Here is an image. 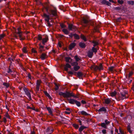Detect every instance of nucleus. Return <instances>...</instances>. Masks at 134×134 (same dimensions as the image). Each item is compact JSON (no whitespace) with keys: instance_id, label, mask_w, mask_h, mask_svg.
Returning <instances> with one entry per match:
<instances>
[{"instance_id":"obj_1","label":"nucleus","mask_w":134,"mask_h":134,"mask_svg":"<svg viewBox=\"0 0 134 134\" xmlns=\"http://www.w3.org/2000/svg\"><path fill=\"white\" fill-rule=\"evenodd\" d=\"M42 11L43 12H46L48 15H47L45 13L43 14V16L45 19V20L46 21H48L50 19V15L57 18L58 17L57 10L56 7L48 2L44 3L43 5Z\"/></svg>"},{"instance_id":"obj_2","label":"nucleus","mask_w":134,"mask_h":134,"mask_svg":"<svg viewBox=\"0 0 134 134\" xmlns=\"http://www.w3.org/2000/svg\"><path fill=\"white\" fill-rule=\"evenodd\" d=\"M59 94L60 96H62L64 98H68L73 97L74 98H79V95H74L73 92H70L68 91H66L65 92H60L59 93Z\"/></svg>"},{"instance_id":"obj_3","label":"nucleus","mask_w":134,"mask_h":134,"mask_svg":"<svg viewBox=\"0 0 134 134\" xmlns=\"http://www.w3.org/2000/svg\"><path fill=\"white\" fill-rule=\"evenodd\" d=\"M128 97L127 92L124 90L120 94L119 96V97L118 98V100L119 101L120 100H122L124 99L127 98Z\"/></svg>"},{"instance_id":"obj_4","label":"nucleus","mask_w":134,"mask_h":134,"mask_svg":"<svg viewBox=\"0 0 134 134\" xmlns=\"http://www.w3.org/2000/svg\"><path fill=\"white\" fill-rule=\"evenodd\" d=\"M104 122H102L100 124H99L98 126H101L102 127L105 129H107V126L110 124V122L107 119L105 120Z\"/></svg>"},{"instance_id":"obj_5","label":"nucleus","mask_w":134,"mask_h":134,"mask_svg":"<svg viewBox=\"0 0 134 134\" xmlns=\"http://www.w3.org/2000/svg\"><path fill=\"white\" fill-rule=\"evenodd\" d=\"M68 100L69 101V103L70 104H75L78 107H80L81 106L80 102L74 99H68Z\"/></svg>"},{"instance_id":"obj_6","label":"nucleus","mask_w":134,"mask_h":134,"mask_svg":"<svg viewBox=\"0 0 134 134\" xmlns=\"http://www.w3.org/2000/svg\"><path fill=\"white\" fill-rule=\"evenodd\" d=\"M68 29L69 30L76 31L77 29L76 27L72 24H68Z\"/></svg>"},{"instance_id":"obj_7","label":"nucleus","mask_w":134,"mask_h":134,"mask_svg":"<svg viewBox=\"0 0 134 134\" xmlns=\"http://www.w3.org/2000/svg\"><path fill=\"white\" fill-rule=\"evenodd\" d=\"M23 90L25 92V94L27 96L30 100H32V98L31 97V93L30 92L28 91L27 89L26 88H23Z\"/></svg>"},{"instance_id":"obj_8","label":"nucleus","mask_w":134,"mask_h":134,"mask_svg":"<svg viewBox=\"0 0 134 134\" xmlns=\"http://www.w3.org/2000/svg\"><path fill=\"white\" fill-rule=\"evenodd\" d=\"M41 83L42 81L41 80H37L36 85V90H35L36 91L38 92L39 91Z\"/></svg>"},{"instance_id":"obj_9","label":"nucleus","mask_w":134,"mask_h":134,"mask_svg":"<svg viewBox=\"0 0 134 134\" xmlns=\"http://www.w3.org/2000/svg\"><path fill=\"white\" fill-rule=\"evenodd\" d=\"M134 73V70L129 71L128 74H126V79L129 80L130 78H131L133 74Z\"/></svg>"},{"instance_id":"obj_10","label":"nucleus","mask_w":134,"mask_h":134,"mask_svg":"<svg viewBox=\"0 0 134 134\" xmlns=\"http://www.w3.org/2000/svg\"><path fill=\"white\" fill-rule=\"evenodd\" d=\"M53 130L51 129L50 127H48L45 130L44 132L45 134H51L53 132Z\"/></svg>"},{"instance_id":"obj_11","label":"nucleus","mask_w":134,"mask_h":134,"mask_svg":"<svg viewBox=\"0 0 134 134\" xmlns=\"http://www.w3.org/2000/svg\"><path fill=\"white\" fill-rule=\"evenodd\" d=\"M95 69L96 70V71H97V70L100 71L103 69V65L101 63H100L99 66L96 65V68H95Z\"/></svg>"},{"instance_id":"obj_12","label":"nucleus","mask_w":134,"mask_h":134,"mask_svg":"<svg viewBox=\"0 0 134 134\" xmlns=\"http://www.w3.org/2000/svg\"><path fill=\"white\" fill-rule=\"evenodd\" d=\"M101 2L102 4H106L108 6H110L111 4V3L106 0H102Z\"/></svg>"},{"instance_id":"obj_13","label":"nucleus","mask_w":134,"mask_h":134,"mask_svg":"<svg viewBox=\"0 0 134 134\" xmlns=\"http://www.w3.org/2000/svg\"><path fill=\"white\" fill-rule=\"evenodd\" d=\"M97 111L99 112H104V113H106L107 111V109L104 107H102L99 109L97 110Z\"/></svg>"},{"instance_id":"obj_14","label":"nucleus","mask_w":134,"mask_h":134,"mask_svg":"<svg viewBox=\"0 0 134 134\" xmlns=\"http://www.w3.org/2000/svg\"><path fill=\"white\" fill-rule=\"evenodd\" d=\"M48 57V56L45 53H42L41 55L40 58L42 60H44Z\"/></svg>"},{"instance_id":"obj_15","label":"nucleus","mask_w":134,"mask_h":134,"mask_svg":"<svg viewBox=\"0 0 134 134\" xmlns=\"http://www.w3.org/2000/svg\"><path fill=\"white\" fill-rule=\"evenodd\" d=\"M76 45V43L74 42L71 43L69 46V48L70 50H72Z\"/></svg>"},{"instance_id":"obj_16","label":"nucleus","mask_w":134,"mask_h":134,"mask_svg":"<svg viewBox=\"0 0 134 134\" xmlns=\"http://www.w3.org/2000/svg\"><path fill=\"white\" fill-rule=\"evenodd\" d=\"M79 46L81 48H85L86 45L84 42H80L79 43Z\"/></svg>"},{"instance_id":"obj_17","label":"nucleus","mask_w":134,"mask_h":134,"mask_svg":"<svg viewBox=\"0 0 134 134\" xmlns=\"http://www.w3.org/2000/svg\"><path fill=\"white\" fill-rule=\"evenodd\" d=\"M87 56L90 58H92L93 55V53L92 51H89L87 53Z\"/></svg>"},{"instance_id":"obj_18","label":"nucleus","mask_w":134,"mask_h":134,"mask_svg":"<svg viewBox=\"0 0 134 134\" xmlns=\"http://www.w3.org/2000/svg\"><path fill=\"white\" fill-rule=\"evenodd\" d=\"M71 66L68 63H66L64 67V69L65 71H67L68 70V68H70Z\"/></svg>"},{"instance_id":"obj_19","label":"nucleus","mask_w":134,"mask_h":134,"mask_svg":"<svg viewBox=\"0 0 134 134\" xmlns=\"http://www.w3.org/2000/svg\"><path fill=\"white\" fill-rule=\"evenodd\" d=\"M79 114H81L82 115H85L86 116L90 115L89 114L87 113L86 112L84 111H79L78 112Z\"/></svg>"},{"instance_id":"obj_20","label":"nucleus","mask_w":134,"mask_h":134,"mask_svg":"<svg viewBox=\"0 0 134 134\" xmlns=\"http://www.w3.org/2000/svg\"><path fill=\"white\" fill-rule=\"evenodd\" d=\"M114 9L115 10H123L124 9V7L123 6H118L115 7Z\"/></svg>"},{"instance_id":"obj_21","label":"nucleus","mask_w":134,"mask_h":134,"mask_svg":"<svg viewBox=\"0 0 134 134\" xmlns=\"http://www.w3.org/2000/svg\"><path fill=\"white\" fill-rule=\"evenodd\" d=\"M83 74L81 72L79 71L77 73V76L79 78L81 79L83 76Z\"/></svg>"},{"instance_id":"obj_22","label":"nucleus","mask_w":134,"mask_h":134,"mask_svg":"<svg viewBox=\"0 0 134 134\" xmlns=\"http://www.w3.org/2000/svg\"><path fill=\"white\" fill-rule=\"evenodd\" d=\"M48 39V37H45L42 39V43L43 45L45 44V43L47 42Z\"/></svg>"},{"instance_id":"obj_23","label":"nucleus","mask_w":134,"mask_h":134,"mask_svg":"<svg viewBox=\"0 0 134 134\" xmlns=\"http://www.w3.org/2000/svg\"><path fill=\"white\" fill-rule=\"evenodd\" d=\"M80 38L85 42H86L87 41L86 37L83 34H81V35Z\"/></svg>"},{"instance_id":"obj_24","label":"nucleus","mask_w":134,"mask_h":134,"mask_svg":"<svg viewBox=\"0 0 134 134\" xmlns=\"http://www.w3.org/2000/svg\"><path fill=\"white\" fill-rule=\"evenodd\" d=\"M111 100L109 98L105 99L104 100V103L105 104H109Z\"/></svg>"},{"instance_id":"obj_25","label":"nucleus","mask_w":134,"mask_h":134,"mask_svg":"<svg viewBox=\"0 0 134 134\" xmlns=\"http://www.w3.org/2000/svg\"><path fill=\"white\" fill-rule=\"evenodd\" d=\"M44 94L48 97V98L49 99H50L51 100L52 99V98L50 96V95L49 94V93H48L46 91H44Z\"/></svg>"},{"instance_id":"obj_26","label":"nucleus","mask_w":134,"mask_h":134,"mask_svg":"<svg viewBox=\"0 0 134 134\" xmlns=\"http://www.w3.org/2000/svg\"><path fill=\"white\" fill-rule=\"evenodd\" d=\"M77 72L74 71H69L68 72V74L69 75H72L74 74L75 76L76 75H77Z\"/></svg>"},{"instance_id":"obj_27","label":"nucleus","mask_w":134,"mask_h":134,"mask_svg":"<svg viewBox=\"0 0 134 134\" xmlns=\"http://www.w3.org/2000/svg\"><path fill=\"white\" fill-rule=\"evenodd\" d=\"M14 71H14L13 69H10V66L9 67L8 70L7 71L8 73L12 74L11 73L12 72L13 73Z\"/></svg>"},{"instance_id":"obj_28","label":"nucleus","mask_w":134,"mask_h":134,"mask_svg":"<svg viewBox=\"0 0 134 134\" xmlns=\"http://www.w3.org/2000/svg\"><path fill=\"white\" fill-rule=\"evenodd\" d=\"M73 36L75 39L76 40H79L80 38V37L78 35L76 34H73Z\"/></svg>"},{"instance_id":"obj_29","label":"nucleus","mask_w":134,"mask_h":134,"mask_svg":"<svg viewBox=\"0 0 134 134\" xmlns=\"http://www.w3.org/2000/svg\"><path fill=\"white\" fill-rule=\"evenodd\" d=\"M82 21L84 24H87L89 22L88 20L86 18H83L82 19Z\"/></svg>"},{"instance_id":"obj_30","label":"nucleus","mask_w":134,"mask_h":134,"mask_svg":"<svg viewBox=\"0 0 134 134\" xmlns=\"http://www.w3.org/2000/svg\"><path fill=\"white\" fill-rule=\"evenodd\" d=\"M62 31L66 35H68L69 33V32L66 29H63L62 30Z\"/></svg>"},{"instance_id":"obj_31","label":"nucleus","mask_w":134,"mask_h":134,"mask_svg":"<svg viewBox=\"0 0 134 134\" xmlns=\"http://www.w3.org/2000/svg\"><path fill=\"white\" fill-rule=\"evenodd\" d=\"M116 92L115 91H114V92L110 93V95L111 97H113L115 96L116 95Z\"/></svg>"},{"instance_id":"obj_32","label":"nucleus","mask_w":134,"mask_h":134,"mask_svg":"<svg viewBox=\"0 0 134 134\" xmlns=\"http://www.w3.org/2000/svg\"><path fill=\"white\" fill-rule=\"evenodd\" d=\"M92 43L94 44L93 45V47H95L96 46L98 45L99 44V43L98 42L94 40H93L92 42Z\"/></svg>"},{"instance_id":"obj_33","label":"nucleus","mask_w":134,"mask_h":134,"mask_svg":"<svg viewBox=\"0 0 134 134\" xmlns=\"http://www.w3.org/2000/svg\"><path fill=\"white\" fill-rule=\"evenodd\" d=\"M99 26L97 25L95 26L94 27V30L95 31V32H99Z\"/></svg>"},{"instance_id":"obj_34","label":"nucleus","mask_w":134,"mask_h":134,"mask_svg":"<svg viewBox=\"0 0 134 134\" xmlns=\"http://www.w3.org/2000/svg\"><path fill=\"white\" fill-rule=\"evenodd\" d=\"M80 68V67L78 65L74 67V70L75 71H77Z\"/></svg>"},{"instance_id":"obj_35","label":"nucleus","mask_w":134,"mask_h":134,"mask_svg":"<svg viewBox=\"0 0 134 134\" xmlns=\"http://www.w3.org/2000/svg\"><path fill=\"white\" fill-rule=\"evenodd\" d=\"M84 129L83 126L81 125L79 128V131L80 132V133H82V132Z\"/></svg>"},{"instance_id":"obj_36","label":"nucleus","mask_w":134,"mask_h":134,"mask_svg":"<svg viewBox=\"0 0 134 134\" xmlns=\"http://www.w3.org/2000/svg\"><path fill=\"white\" fill-rule=\"evenodd\" d=\"M46 108L47 110L48 111L49 113H50V114H52V112L51 110V108L50 107H47Z\"/></svg>"},{"instance_id":"obj_37","label":"nucleus","mask_w":134,"mask_h":134,"mask_svg":"<svg viewBox=\"0 0 134 134\" xmlns=\"http://www.w3.org/2000/svg\"><path fill=\"white\" fill-rule=\"evenodd\" d=\"M35 38H36L38 40L41 41L42 40V37L41 35L39 34L38 35L37 37H35Z\"/></svg>"},{"instance_id":"obj_38","label":"nucleus","mask_w":134,"mask_h":134,"mask_svg":"<svg viewBox=\"0 0 134 134\" xmlns=\"http://www.w3.org/2000/svg\"><path fill=\"white\" fill-rule=\"evenodd\" d=\"M65 58V61L66 62H69L70 60H71V61H72V59L70 57H66Z\"/></svg>"},{"instance_id":"obj_39","label":"nucleus","mask_w":134,"mask_h":134,"mask_svg":"<svg viewBox=\"0 0 134 134\" xmlns=\"http://www.w3.org/2000/svg\"><path fill=\"white\" fill-rule=\"evenodd\" d=\"M127 129L129 132L130 133H132V131L131 130V127L129 125H128L127 127Z\"/></svg>"},{"instance_id":"obj_40","label":"nucleus","mask_w":134,"mask_h":134,"mask_svg":"<svg viewBox=\"0 0 134 134\" xmlns=\"http://www.w3.org/2000/svg\"><path fill=\"white\" fill-rule=\"evenodd\" d=\"M74 59H75L76 61V62H78L79 60H81V59L79 58L78 57V55H76L74 57Z\"/></svg>"},{"instance_id":"obj_41","label":"nucleus","mask_w":134,"mask_h":134,"mask_svg":"<svg viewBox=\"0 0 134 134\" xmlns=\"http://www.w3.org/2000/svg\"><path fill=\"white\" fill-rule=\"evenodd\" d=\"M72 125L76 129H77L79 128V125L77 124H72Z\"/></svg>"},{"instance_id":"obj_42","label":"nucleus","mask_w":134,"mask_h":134,"mask_svg":"<svg viewBox=\"0 0 134 134\" xmlns=\"http://www.w3.org/2000/svg\"><path fill=\"white\" fill-rule=\"evenodd\" d=\"M94 47H92V52H93V53L94 52L96 53L97 52V51L96 48H95Z\"/></svg>"},{"instance_id":"obj_43","label":"nucleus","mask_w":134,"mask_h":134,"mask_svg":"<svg viewBox=\"0 0 134 134\" xmlns=\"http://www.w3.org/2000/svg\"><path fill=\"white\" fill-rule=\"evenodd\" d=\"M3 85L5 86L6 88H8L10 86V84L9 83H8L6 82H4L3 84Z\"/></svg>"},{"instance_id":"obj_44","label":"nucleus","mask_w":134,"mask_h":134,"mask_svg":"<svg viewBox=\"0 0 134 134\" xmlns=\"http://www.w3.org/2000/svg\"><path fill=\"white\" fill-rule=\"evenodd\" d=\"M95 68H96V65H92L90 67V68L92 70L96 71V70H95Z\"/></svg>"},{"instance_id":"obj_45","label":"nucleus","mask_w":134,"mask_h":134,"mask_svg":"<svg viewBox=\"0 0 134 134\" xmlns=\"http://www.w3.org/2000/svg\"><path fill=\"white\" fill-rule=\"evenodd\" d=\"M22 49L23 52L25 53H26L27 52V48L25 47H24L22 48Z\"/></svg>"},{"instance_id":"obj_46","label":"nucleus","mask_w":134,"mask_h":134,"mask_svg":"<svg viewBox=\"0 0 134 134\" xmlns=\"http://www.w3.org/2000/svg\"><path fill=\"white\" fill-rule=\"evenodd\" d=\"M77 62L76 61L75 62H73L71 64L72 65L74 66L77 65L78 64Z\"/></svg>"},{"instance_id":"obj_47","label":"nucleus","mask_w":134,"mask_h":134,"mask_svg":"<svg viewBox=\"0 0 134 134\" xmlns=\"http://www.w3.org/2000/svg\"><path fill=\"white\" fill-rule=\"evenodd\" d=\"M114 68V66H111V67L109 68L108 70L109 71H110L111 72H112L113 71V70Z\"/></svg>"},{"instance_id":"obj_48","label":"nucleus","mask_w":134,"mask_h":134,"mask_svg":"<svg viewBox=\"0 0 134 134\" xmlns=\"http://www.w3.org/2000/svg\"><path fill=\"white\" fill-rule=\"evenodd\" d=\"M54 84L55 86V87L54 88V90H58L59 88V87L57 83H54Z\"/></svg>"},{"instance_id":"obj_49","label":"nucleus","mask_w":134,"mask_h":134,"mask_svg":"<svg viewBox=\"0 0 134 134\" xmlns=\"http://www.w3.org/2000/svg\"><path fill=\"white\" fill-rule=\"evenodd\" d=\"M14 59H13L11 57H9L8 59V60L10 62L11 64L12 63V61L14 62Z\"/></svg>"},{"instance_id":"obj_50","label":"nucleus","mask_w":134,"mask_h":134,"mask_svg":"<svg viewBox=\"0 0 134 134\" xmlns=\"http://www.w3.org/2000/svg\"><path fill=\"white\" fill-rule=\"evenodd\" d=\"M5 36V35L4 34H3L0 35V40L2 38H4Z\"/></svg>"},{"instance_id":"obj_51","label":"nucleus","mask_w":134,"mask_h":134,"mask_svg":"<svg viewBox=\"0 0 134 134\" xmlns=\"http://www.w3.org/2000/svg\"><path fill=\"white\" fill-rule=\"evenodd\" d=\"M128 3L132 5H134V1H130L127 2Z\"/></svg>"},{"instance_id":"obj_52","label":"nucleus","mask_w":134,"mask_h":134,"mask_svg":"<svg viewBox=\"0 0 134 134\" xmlns=\"http://www.w3.org/2000/svg\"><path fill=\"white\" fill-rule=\"evenodd\" d=\"M7 120L6 118L5 117H4L3 118V120L0 121L1 122H3L4 123H6L7 122Z\"/></svg>"},{"instance_id":"obj_53","label":"nucleus","mask_w":134,"mask_h":134,"mask_svg":"<svg viewBox=\"0 0 134 134\" xmlns=\"http://www.w3.org/2000/svg\"><path fill=\"white\" fill-rule=\"evenodd\" d=\"M102 132L103 134H106L107 133V130L105 129H103L102 131Z\"/></svg>"},{"instance_id":"obj_54","label":"nucleus","mask_w":134,"mask_h":134,"mask_svg":"<svg viewBox=\"0 0 134 134\" xmlns=\"http://www.w3.org/2000/svg\"><path fill=\"white\" fill-rule=\"evenodd\" d=\"M117 2L121 4H123L124 3V1L122 0H121V1L118 0L117 1Z\"/></svg>"},{"instance_id":"obj_55","label":"nucleus","mask_w":134,"mask_h":134,"mask_svg":"<svg viewBox=\"0 0 134 134\" xmlns=\"http://www.w3.org/2000/svg\"><path fill=\"white\" fill-rule=\"evenodd\" d=\"M60 25L62 28H64L66 27V26L63 23L60 24Z\"/></svg>"},{"instance_id":"obj_56","label":"nucleus","mask_w":134,"mask_h":134,"mask_svg":"<svg viewBox=\"0 0 134 134\" xmlns=\"http://www.w3.org/2000/svg\"><path fill=\"white\" fill-rule=\"evenodd\" d=\"M27 77L29 79L31 80L33 78V77H31V74L30 73H29L28 74Z\"/></svg>"},{"instance_id":"obj_57","label":"nucleus","mask_w":134,"mask_h":134,"mask_svg":"<svg viewBox=\"0 0 134 134\" xmlns=\"http://www.w3.org/2000/svg\"><path fill=\"white\" fill-rule=\"evenodd\" d=\"M5 116L7 118L10 119V116H9V115L8 114V112L7 113L5 114Z\"/></svg>"},{"instance_id":"obj_58","label":"nucleus","mask_w":134,"mask_h":134,"mask_svg":"<svg viewBox=\"0 0 134 134\" xmlns=\"http://www.w3.org/2000/svg\"><path fill=\"white\" fill-rule=\"evenodd\" d=\"M78 121V122L80 123V125H82V121L81 120H80V119H76Z\"/></svg>"},{"instance_id":"obj_59","label":"nucleus","mask_w":134,"mask_h":134,"mask_svg":"<svg viewBox=\"0 0 134 134\" xmlns=\"http://www.w3.org/2000/svg\"><path fill=\"white\" fill-rule=\"evenodd\" d=\"M32 52L34 53H37V51H36L34 49V48H32L31 49Z\"/></svg>"},{"instance_id":"obj_60","label":"nucleus","mask_w":134,"mask_h":134,"mask_svg":"<svg viewBox=\"0 0 134 134\" xmlns=\"http://www.w3.org/2000/svg\"><path fill=\"white\" fill-rule=\"evenodd\" d=\"M119 130L121 134H125L124 131H123L120 128L119 129Z\"/></svg>"},{"instance_id":"obj_61","label":"nucleus","mask_w":134,"mask_h":134,"mask_svg":"<svg viewBox=\"0 0 134 134\" xmlns=\"http://www.w3.org/2000/svg\"><path fill=\"white\" fill-rule=\"evenodd\" d=\"M121 17H120L119 18H117L116 19V20L117 22H119L120 21V20H121Z\"/></svg>"},{"instance_id":"obj_62","label":"nucleus","mask_w":134,"mask_h":134,"mask_svg":"<svg viewBox=\"0 0 134 134\" xmlns=\"http://www.w3.org/2000/svg\"><path fill=\"white\" fill-rule=\"evenodd\" d=\"M8 133V134H14V132L12 131L11 132H10L8 130H7Z\"/></svg>"},{"instance_id":"obj_63","label":"nucleus","mask_w":134,"mask_h":134,"mask_svg":"<svg viewBox=\"0 0 134 134\" xmlns=\"http://www.w3.org/2000/svg\"><path fill=\"white\" fill-rule=\"evenodd\" d=\"M81 102L82 104H85L86 103V101L85 100H81Z\"/></svg>"},{"instance_id":"obj_64","label":"nucleus","mask_w":134,"mask_h":134,"mask_svg":"<svg viewBox=\"0 0 134 134\" xmlns=\"http://www.w3.org/2000/svg\"><path fill=\"white\" fill-rule=\"evenodd\" d=\"M69 36L70 37V38H72L73 37V34H72V33H71L69 35Z\"/></svg>"}]
</instances>
